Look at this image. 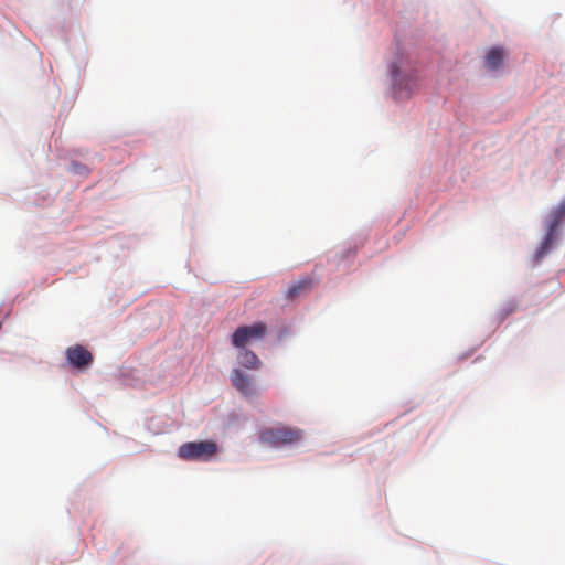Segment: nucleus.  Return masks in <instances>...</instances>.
I'll return each instance as SVG.
<instances>
[{
    "instance_id": "1",
    "label": "nucleus",
    "mask_w": 565,
    "mask_h": 565,
    "mask_svg": "<svg viewBox=\"0 0 565 565\" xmlns=\"http://www.w3.org/2000/svg\"><path fill=\"white\" fill-rule=\"evenodd\" d=\"M218 451L215 441H189L182 444L178 449V456L186 461H210Z\"/></svg>"
},
{
    "instance_id": "10",
    "label": "nucleus",
    "mask_w": 565,
    "mask_h": 565,
    "mask_svg": "<svg viewBox=\"0 0 565 565\" xmlns=\"http://www.w3.org/2000/svg\"><path fill=\"white\" fill-rule=\"evenodd\" d=\"M390 73L392 75V78L396 82V84L398 85L399 89L402 88V81H398V75H399V68L396 64H391L390 65Z\"/></svg>"
},
{
    "instance_id": "6",
    "label": "nucleus",
    "mask_w": 565,
    "mask_h": 565,
    "mask_svg": "<svg viewBox=\"0 0 565 565\" xmlns=\"http://www.w3.org/2000/svg\"><path fill=\"white\" fill-rule=\"evenodd\" d=\"M66 359L76 369H86L93 363V354L83 345L76 344L66 350Z\"/></svg>"
},
{
    "instance_id": "7",
    "label": "nucleus",
    "mask_w": 565,
    "mask_h": 565,
    "mask_svg": "<svg viewBox=\"0 0 565 565\" xmlns=\"http://www.w3.org/2000/svg\"><path fill=\"white\" fill-rule=\"evenodd\" d=\"M239 352L237 354V362L241 366L248 370H259L262 366L260 359L254 353L252 350L246 349V347L238 348Z\"/></svg>"
},
{
    "instance_id": "8",
    "label": "nucleus",
    "mask_w": 565,
    "mask_h": 565,
    "mask_svg": "<svg viewBox=\"0 0 565 565\" xmlns=\"http://www.w3.org/2000/svg\"><path fill=\"white\" fill-rule=\"evenodd\" d=\"M312 288V279L307 276L294 282L286 291L285 297L288 300H295L303 294H307Z\"/></svg>"
},
{
    "instance_id": "5",
    "label": "nucleus",
    "mask_w": 565,
    "mask_h": 565,
    "mask_svg": "<svg viewBox=\"0 0 565 565\" xmlns=\"http://www.w3.org/2000/svg\"><path fill=\"white\" fill-rule=\"evenodd\" d=\"M231 382L243 396L250 397L257 395L252 377L246 375L241 369L235 367L232 370Z\"/></svg>"
},
{
    "instance_id": "3",
    "label": "nucleus",
    "mask_w": 565,
    "mask_h": 565,
    "mask_svg": "<svg viewBox=\"0 0 565 565\" xmlns=\"http://www.w3.org/2000/svg\"><path fill=\"white\" fill-rule=\"evenodd\" d=\"M301 437V430L292 427L267 428L264 429L259 435V439L264 444H268L275 447L294 444L300 440Z\"/></svg>"
},
{
    "instance_id": "2",
    "label": "nucleus",
    "mask_w": 565,
    "mask_h": 565,
    "mask_svg": "<svg viewBox=\"0 0 565 565\" xmlns=\"http://www.w3.org/2000/svg\"><path fill=\"white\" fill-rule=\"evenodd\" d=\"M564 218H565V200H563L558 204V206L556 209H554L551 213V220L547 225L546 235L535 254L536 260H540L541 258H543L550 252V249L556 242L557 230Z\"/></svg>"
},
{
    "instance_id": "4",
    "label": "nucleus",
    "mask_w": 565,
    "mask_h": 565,
    "mask_svg": "<svg viewBox=\"0 0 565 565\" xmlns=\"http://www.w3.org/2000/svg\"><path fill=\"white\" fill-rule=\"evenodd\" d=\"M266 333L267 326L262 321L255 322L250 326H241L232 334V344L235 348H243L254 340L264 338Z\"/></svg>"
},
{
    "instance_id": "9",
    "label": "nucleus",
    "mask_w": 565,
    "mask_h": 565,
    "mask_svg": "<svg viewBox=\"0 0 565 565\" xmlns=\"http://www.w3.org/2000/svg\"><path fill=\"white\" fill-rule=\"evenodd\" d=\"M505 52L503 47H491L486 55V66L489 71H498L504 61Z\"/></svg>"
}]
</instances>
